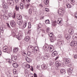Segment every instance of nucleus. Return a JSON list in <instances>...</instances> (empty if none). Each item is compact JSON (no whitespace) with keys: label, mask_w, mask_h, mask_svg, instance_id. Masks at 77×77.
Returning <instances> with one entry per match:
<instances>
[{"label":"nucleus","mask_w":77,"mask_h":77,"mask_svg":"<svg viewBox=\"0 0 77 77\" xmlns=\"http://www.w3.org/2000/svg\"><path fill=\"white\" fill-rule=\"evenodd\" d=\"M70 3L72 4V5L74 6L75 5V1L74 0H70Z\"/></svg>","instance_id":"obj_29"},{"label":"nucleus","mask_w":77,"mask_h":77,"mask_svg":"<svg viewBox=\"0 0 77 77\" xmlns=\"http://www.w3.org/2000/svg\"><path fill=\"white\" fill-rule=\"evenodd\" d=\"M45 10L47 12H49V10L47 8H45Z\"/></svg>","instance_id":"obj_54"},{"label":"nucleus","mask_w":77,"mask_h":77,"mask_svg":"<svg viewBox=\"0 0 77 77\" xmlns=\"http://www.w3.org/2000/svg\"><path fill=\"white\" fill-rule=\"evenodd\" d=\"M26 68H30V65L29 64H26Z\"/></svg>","instance_id":"obj_47"},{"label":"nucleus","mask_w":77,"mask_h":77,"mask_svg":"<svg viewBox=\"0 0 77 77\" xmlns=\"http://www.w3.org/2000/svg\"><path fill=\"white\" fill-rule=\"evenodd\" d=\"M25 60H26V61H27V62H28L29 63L30 62V59L27 57H25Z\"/></svg>","instance_id":"obj_21"},{"label":"nucleus","mask_w":77,"mask_h":77,"mask_svg":"<svg viewBox=\"0 0 77 77\" xmlns=\"http://www.w3.org/2000/svg\"><path fill=\"white\" fill-rule=\"evenodd\" d=\"M30 40V37H29V36H26L25 38V40L26 42H28Z\"/></svg>","instance_id":"obj_20"},{"label":"nucleus","mask_w":77,"mask_h":77,"mask_svg":"<svg viewBox=\"0 0 77 77\" xmlns=\"http://www.w3.org/2000/svg\"><path fill=\"white\" fill-rule=\"evenodd\" d=\"M31 24L30 23V22H29L28 23V29H30V28H31Z\"/></svg>","instance_id":"obj_39"},{"label":"nucleus","mask_w":77,"mask_h":77,"mask_svg":"<svg viewBox=\"0 0 77 77\" xmlns=\"http://www.w3.org/2000/svg\"><path fill=\"white\" fill-rule=\"evenodd\" d=\"M41 57L38 55L37 56L36 59L37 61H39L41 60Z\"/></svg>","instance_id":"obj_26"},{"label":"nucleus","mask_w":77,"mask_h":77,"mask_svg":"<svg viewBox=\"0 0 77 77\" xmlns=\"http://www.w3.org/2000/svg\"><path fill=\"white\" fill-rule=\"evenodd\" d=\"M65 38L67 39V40H69V38H70V35H68L67 36H65Z\"/></svg>","instance_id":"obj_37"},{"label":"nucleus","mask_w":77,"mask_h":77,"mask_svg":"<svg viewBox=\"0 0 77 77\" xmlns=\"http://www.w3.org/2000/svg\"><path fill=\"white\" fill-rule=\"evenodd\" d=\"M17 19H18V20H20L22 19V16L19 14H17Z\"/></svg>","instance_id":"obj_16"},{"label":"nucleus","mask_w":77,"mask_h":77,"mask_svg":"<svg viewBox=\"0 0 77 77\" xmlns=\"http://www.w3.org/2000/svg\"><path fill=\"white\" fill-rule=\"evenodd\" d=\"M22 67L23 68H25L26 67V64H25V63L22 64Z\"/></svg>","instance_id":"obj_50"},{"label":"nucleus","mask_w":77,"mask_h":77,"mask_svg":"<svg viewBox=\"0 0 77 77\" xmlns=\"http://www.w3.org/2000/svg\"><path fill=\"white\" fill-rule=\"evenodd\" d=\"M57 25V23H56V21L55 20L52 23V26L53 27L56 26Z\"/></svg>","instance_id":"obj_19"},{"label":"nucleus","mask_w":77,"mask_h":77,"mask_svg":"<svg viewBox=\"0 0 77 77\" xmlns=\"http://www.w3.org/2000/svg\"><path fill=\"white\" fill-rule=\"evenodd\" d=\"M34 77H38L37 76V75L35 73H34Z\"/></svg>","instance_id":"obj_58"},{"label":"nucleus","mask_w":77,"mask_h":77,"mask_svg":"<svg viewBox=\"0 0 77 77\" xmlns=\"http://www.w3.org/2000/svg\"><path fill=\"white\" fill-rule=\"evenodd\" d=\"M25 19H27L28 18V16H25Z\"/></svg>","instance_id":"obj_63"},{"label":"nucleus","mask_w":77,"mask_h":77,"mask_svg":"<svg viewBox=\"0 0 77 77\" xmlns=\"http://www.w3.org/2000/svg\"><path fill=\"white\" fill-rule=\"evenodd\" d=\"M64 62L67 66H71V65L69 64V63H70V59L66 58L64 59Z\"/></svg>","instance_id":"obj_3"},{"label":"nucleus","mask_w":77,"mask_h":77,"mask_svg":"<svg viewBox=\"0 0 77 77\" xmlns=\"http://www.w3.org/2000/svg\"><path fill=\"white\" fill-rule=\"evenodd\" d=\"M12 34H13L14 35H16L17 33H18V32L17 31H15V30H13L11 31Z\"/></svg>","instance_id":"obj_23"},{"label":"nucleus","mask_w":77,"mask_h":77,"mask_svg":"<svg viewBox=\"0 0 77 77\" xmlns=\"http://www.w3.org/2000/svg\"><path fill=\"white\" fill-rule=\"evenodd\" d=\"M44 2L45 5L47 6L48 5V4L49 3V1H48V0H44Z\"/></svg>","instance_id":"obj_18"},{"label":"nucleus","mask_w":77,"mask_h":77,"mask_svg":"<svg viewBox=\"0 0 77 77\" xmlns=\"http://www.w3.org/2000/svg\"><path fill=\"white\" fill-rule=\"evenodd\" d=\"M66 6L67 8H71V6L69 4H67L66 5Z\"/></svg>","instance_id":"obj_36"},{"label":"nucleus","mask_w":77,"mask_h":77,"mask_svg":"<svg viewBox=\"0 0 77 77\" xmlns=\"http://www.w3.org/2000/svg\"><path fill=\"white\" fill-rule=\"evenodd\" d=\"M3 51L5 53H9L10 51L8 49V47L7 46H5L3 48Z\"/></svg>","instance_id":"obj_2"},{"label":"nucleus","mask_w":77,"mask_h":77,"mask_svg":"<svg viewBox=\"0 0 77 77\" xmlns=\"http://www.w3.org/2000/svg\"><path fill=\"white\" fill-rule=\"evenodd\" d=\"M45 23L46 24H50V21L48 20H46L45 21Z\"/></svg>","instance_id":"obj_42"},{"label":"nucleus","mask_w":77,"mask_h":77,"mask_svg":"<svg viewBox=\"0 0 77 77\" xmlns=\"http://www.w3.org/2000/svg\"><path fill=\"white\" fill-rule=\"evenodd\" d=\"M17 57L16 56H12L11 57V59L13 61V62H15L16 61V60H17Z\"/></svg>","instance_id":"obj_14"},{"label":"nucleus","mask_w":77,"mask_h":77,"mask_svg":"<svg viewBox=\"0 0 77 77\" xmlns=\"http://www.w3.org/2000/svg\"><path fill=\"white\" fill-rule=\"evenodd\" d=\"M3 18L4 20H8V17L7 16H6L5 14H4L3 15Z\"/></svg>","instance_id":"obj_30"},{"label":"nucleus","mask_w":77,"mask_h":77,"mask_svg":"<svg viewBox=\"0 0 77 77\" xmlns=\"http://www.w3.org/2000/svg\"><path fill=\"white\" fill-rule=\"evenodd\" d=\"M37 51H38V50L36 49L34 51V52L35 53H37Z\"/></svg>","instance_id":"obj_61"},{"label":"nucleus","mask_w":77,"mask_h":77,"mask_svg":"<svg viewBox=\"0 0 77 77\" xmlns=\"http://www.w3.org/2000/svg\"><path fill=\"white\" fill-rule=\"evenodd\" d=\"M13 66L14 68H17V67L18 66L17 63H14L13 64Z\"/></svg>","instance_id":"obj_31"},{"label":"nucleus","mask_w":77,"mask_h":77,"mask_svg":"<svg viewBox=\"0 0 77 77\" xmlns=\"http://www.w3.org/2000/svg\"><path fill=\"white\" fill-rule=\"evenodd\" d=\"M6 74L7 75V76L9 77L10 75V72H7L6 73Z\"/></svg>","instance_id":"obj_49"},{"label":"nucleus","mask_w":77,"mask_h":77,"mask_svg":"<svg viewBox=\"0 0 77 77\" xmlns=\"http://www.w3.org/2000/svg\"><path fill=\"white\" fill-rule=\"evenodd\" d=\"M7 26H8V28H11V26H10L9 25V24L8 23H7Z\"/></svg>","instance_id":"obj_57"},{"label":"nucleus","mask_w":77,"mask_h":77,"mask_svg":"<svg viewBox=\"0 0 77 77\" xmlns=\"http://www.w3.org/2000/svg\"><path fill=\"white\" fill-rule=\"evenodd\" d=\"M57 52L56 51H54L52 54V56L53 57H54L55 56H57Z\"/></svg>","instance_id":"obj_15"},{"label":"nucleus","mask_w":77,"mask_h":77,"mask_svg":"<svg viewBox=\"0 0 77 77\" xmlns=\"http://www.w3.org/2000/svg\"><path fill=\"white\" fill-rule=\"evenodd\" d=\"M46 32H47V33H48L49 32H50V28H48L46 29Z\"/></svg>","instance_id":"obj_48"},{"label":"nucleus","mask_w":77,"mask_h":77,"mask_svg":"<svg viewBox=\"0 0 77 77\" xmlns=\"http://www.w3.org/2000/svg\"><path fill=\"white\" fill-rule=\"evenodd\" d=\"M74 59H77V55H75L74 57Z\"/></svg>","instance_id":"obj_59"},{"label":"nucleus","mask_w":77,"mask_h":77,"mask_svg":"<svg viewBox=\"0 0 77 77\" xmlns=\"http://www.w3.org/2000/svg\"><path fill=\"white\" fill-rule=\"evenodd\" d=\"M16 21L17 20L14 21V20H11L10 22V25L12 27H15L16 26Z\"/></svg>","instance_id":"obj_4"},{"label":"nucleus","mask_w":77,"mask_h":77,"mask_svg":"<svg viewBox=\"0 0 77 77\" xmlns=\"http://www.w3.org/2000/svg\"><path fill=\"white\" fill-rule=\"evenodd\" d=\"M41 29L38 28L37 31V33L38 35H39L41 33Z\"/></svg>","instance_id":"obj_17"},{"label":"nucleus","mask_w":77,"mask_h":77,"mask_svg":"<svg viewBox=\"0 0 77 77\" xmlns=\"http://www.w3.org/2000/svg\"><path fill=\"white\" fill-rule=\"evenodd\" d=\"M8 4L9 6H13L14 5V1L10 0Z\"/></svg>","instance_id":"obj_11"},{"label":"nucleus","mask_w":77,"mask_h":77,"mask_svg":"<svg viewBox=\"0 0 77 77\" xmlns=\"http://www.w3.org/2000/svg\"><path fill=\"white\" fill-rule=\"evenodd\" d=\"M56 63V69L57 70H58V61H57L55 63Z\"/></svg>","instance_id":"obj_27"},{"label":"nucleus","mask_w":77,"mask_h":77,"mask_svg":"<svg viewBox=\"0 0 77 77\" xmlns=\"http://www.w3.org/2000/svg\"><path fill=\"white\" fill-rule=\"evenodd\" d=\"M58 44H60L61 45L63 44L62 40L58 38Z\"/></svg>","instance_id":"obj_24"},{"label":"nucleus","mask_w":77,"mask_h":77,"mask_svg":"<svg viewBox=\"0 0 77 77\" xmlns=\"http://www.w3.org/2000/svg\"><path fill=\"white\" fill-rule=\"evenodd\" d=\"M49 35L51 38H50V41L51 42H54V41L55 40H56V37H55V36L53 35V33H50Z\"/></svg>","instance_id":"obj_1"},{"label":"nucleus","mask_w":77,"mask_h":77,"mask_svg":"<svg viewBox=\"0 0 77 77\" xmlns=\"http://www.w3.org/2000/svg\"><path fill=\"white\" fill-rule=\"evenodd\" d=\"M75 18L77 19V14H75Z\"/></svg>","instance_id":"obj_60"},{"label":"nucleus","mask_w":77,"mask_h":77,"mask_svg":"<svg viewBox=\"0 0 77 77\" xmlns=\"http://www.w3.org/2000/svg\"><path fill=\"white\" fill-rule=\"evenodd\" d=\"M74 41H76V42H77V36H76L75 37V38L74 39Z\"/></svg>","instance_id":"obj_53"},{"label":"nucleus","mask_w":77,"mask_h":77,"mask_svg":"<svg viewBox=\"0 0 77 77\" xmlns=\"http://www.w3.org/2000/svg\"><path fill=\"white\" fill-rule=\"evenodd\" d=\"M32 52H30L28 51L27 53V56H31V55H32Z\"/></svg>","instance_id":"obj_38"},{"label":"nucleus","mask_w":77,"mask_h":77,"mask_svg":"<svg viewBox=\"0 0 77 77\" xmlns=\"http://www.w3.org/2000/svg\"><path fill=\"white\" fill-rule=\"evenodd\" d=\"M19 8H20L19 6L17 5H16L15 9L16 10V11H19Z\"/></svg>","instance_id":"obj_28"},{"label":"nucleus","mask_w":77,"mask_h":77,"mask_svg":"<svg viewBox=\"0 0 77 77\" xmlns=\"http://www.w3.org/2000/svg\"><path fill=\"white\" fill-rule=\"evenodd\" d=\"M20 8L21 9H23L24 8V5L23 4H20Z\"/></svg>","instance_id":"obj_34"},{"label":"nucleus","mask_w":77,"mask_h":77,"mask_svg":"<svg viewBox=\"0 0 77 77\" xmlns=\"http://www.w3.org/2000/svg\"><path fill=\"white\" fill-rule=\"evenodd\" d=\"M6 61L8 63H12V60L10 59H7Z\"/></svg>","instance_id":"obj_32"},{"label":"nucleus","mask_w":77,"mask_h":77,"mask_svg":"<svg viewBox=\"0 0 77 77\" xmlns=\"http://www.w3.org/2000/svg\"><path fill=\"white\" fill-rule=\"evenodd\" d=\"M32 9L34 12H36V8L35 7H33Z\"/></svg>","instance_id":"obj_40"},{"label":"nucleus","mask_w":77,"mask_h":77,"mask_svg":"<svg viewBox=\"0 0 77 77\" xmlns=\"http://www.w3.org/2000/svg\"><path fill=\"white\" fill-rule=\"evenodd\" d=\"M23 22L22 20H18L17 22V23L18 25H21Z\"/></svg>","instance_id":"obj_12"},{"label":"nucleus","mask_w":77,"mask_h":77,"mask_svg":"<svg viewBox=\"0 0 77 77\" xmlns=\"http://www.w3.org/2000/svg\"><path fill=\"white\" fill-rule=\"evenodd\" d=\"M22 2V3L24 4L25 3V0H21Z\"/></svg>","instance_id":"obj_62"},{"label":"nucleus","mask_w":77,"mask_h":77,"mask_svg":"<svg viewBox=\"0 0 77 77\" xmlns=\"http://www.w3.org/2000/svg\"><path fill=\"white\" fill-rule=\"evenodd\" d=\"M59 23L58 24L60 25V26H62V25H61V24H62V20H61L60 21H59Z\"/></svg>","instance_id":"obj_52"},{"label":"nucleus","mask_w":77,"mask_h":77,"mask_svg":"<svg viewBox=\"0 0 77 77\" xmlns=\"http://www.w3.org/2000/svg\"><path fill=\"white\" fill-rule=\"evenodd\" d=\"M13 51L14 53H16V52H17L18 51V48H14L13 50Z\"/></svg>","instance_id":"obj_41"},{"label":"nucleus","mask_w":77,"mask_h":77,"mask_svg":"<svg viewBox=\"0 0 77 77\" xmlns=\"http://www.w3.org/2000/svg\"><path fill=\"white\" fill-rule=\"evenodd\" d=\"M21 36H18V35H17L16 36V38L18 39L19 40H20V39H21Z\"/></svg>","instance_id":"obj_46"},{"label":"nucleus","mask_w":77,"mask_h":77,"mask_svg":"<svg viewBox=\"0 0 77 77\" xmlns=\"http://www.w3.org/2000/svg\"><path fill=\"white\" fill-rule=\"evenodd\" d=\"M22 54L24 57H26L27 56V54L26 53H25V52L23 51L22 53Z\"/></svg>","instance_id":"obj_35"},{"label":"nucleus","mask_w":77,"mask_h":77,"mask_svg":"<svg viewBox=\"0 0 77 77\" xmlns=\"http://www.w3.org/2000/svg\"><path fill=\"white\" fill-rule=\"evenodd\" d=\"M48 49L49 50V53H51L54 50V48L53 47V46H49L48 47Z\"/></svg>","instance_id":"obj_9"},{"label":"nucleus","mask_w":77,"mask_h":77,"mask_svg":"<svg viewBox=\"0 0 77 77\" xmlns=\"http://www.w3.org/2000/svg\"><path fill=\"white\" fill-rule=\"evenodd\" d=\"M67 70L68 74L71 75V74H72V67H70Z\"/></svg>","instance_id":"obj_8"},{"label":"nucleus","mask_w":77,"mask_h":77,"mask_svg":"<svg viewBox=\"0 0 77 77\" xmlns=\"http://www.w3.org/2000/svg\"><path fill=\"white\" fill-rule=\"evenodd\" d=\"M8 15L10 17H12L13 18H15L16 14H15V13H14L13 14L11 13H8Z\"/></svg>","instance_id":"obj_6"},{"label":"nucleus","mask_w":77,"mask_h":77,"mask_svg":"<svg viewBox=\"0 0 77 77\" xmlns=\"http://www.w3.org/2000/svg\"><path fill=\"white\" fill-rule=\"evenodd\" d=\"M27 22H25L23 24V27L24 28H25L26 27V26H27Z\"/></svg>","instance_id":"obj_44"},{"label":"nucleus","mask_w":77,"mask_h":77,"mask_svg":"<svg viewBox=\"0 0 77 77\" xmlns=\"http://www.w3.org/2000/svg\"><path fill=\"white\" fill-rule=\"evenodd\" d=\"M65 69H60V71L61 74V75H63V74H65L66 72H65Z\"/></svg>","instance_id":"obj_10"},{"label":"nucleus","mask_w":77,"mask_h":77,"mask_svg":"<svg viewBox=\"0 0 77 77\" xmlns=\"http://www.w3.org/2000/svg\"><path fill=\"white\" fill-rule=\"evenodd\" d=\"M38 29H41L42 27V24L40 23L38 25Z\"/></svg>","instance_id":"obj_33"},{"label":"nucleus","mask_w":77,"mask_h":77,"mask_svg":"<svg viewBox=\"0 0 77 77\" xmlns=\"http://www.w3.org/2000/svg\"><path fill=\"white\" fill-rule=\"evenodd\" d=\"M39 7H40L41 8H43V5H42V4H40L39 5Z\"/></svg>","instance_id":"obj_56"},{"label":"nucleus","mask_w":77,"mask_h":77,"mask_svg":"<svg viewBox=\"0 0 77 77\" xmlns=\"http://www.w3.org/2000/svg\"><path fill=\"white\" fill-rule=\"evenodd\" d=\"M26 1L27 2H30V0H26Z\"/></svg>","instance_id":"obj_64"},{"label":"nucleus","mask_w":77,"mask_h":77,"mask_svg":"<svg viewBox=\"0 0 77 77\" xmlns=\"http://www.w3.org/2000/svg\"><path fill=\"white\" fill-rule=\"evenodd\" d=\"M3 6H4V8H8V6H6V5H5V4H4L3 5Z\"/></svg>","instance_id":"obj_55"},{"label":"nucleus","mask_w":77,"mask_h":77,"mask_svg":"<svg viewBox=\"0 0 77 77\" xmlns=\"http://www.w3.org/2000/svg\"><path fill=\"white\" fill-rule=\"evenodd\" d=\"M61 61H59L58 63V66H61Z\"/></svg>","instance_id":"obj_45"},{"label":"nucleus","mask_w":77,"mask_h":77,"mask_svg":"<svg viewBox=\"0 0 77 77\" xmlns=\"http://www.w3.org/2000/svg\"><path fill=\"white\" fill-rule=\"evenodd\" d=\"M41 67L42 68L45 69H47V66H46V65L45 64L42 65V66H41Z\"/></svg>","instance_id":"obj_25"},{"label":"nucleus","mask_w":77,"mask_h":77,"mask_svg":"<svg viewBox=\"0 0 77 77\" xmlns=\"http://www.w3.org/2000/svg\"><path fill=\"white\" fill-rule=\"evenodd\" d=\"M68 32L70 35H72L74 33V30L72 29L71 28H70L68 30Z\"/></svg>","instance_id":"obj_13"},{"label":"nucleus","mask_w":77,"mask_h":77,"mask_svg":"<svg viewBox=\"0 0 77 77\" xmlns=\"http://www.w3.org/2000/svg\"><path fill=\"white\" fill-rule=\"evenodd\" d=\"M34 47L32 46H29L28 47V49L29 50V52L32 53L34 51Z\"/></svg>","instance_id":"obj_7"},{"label":"nucleus","mask_w":77,"mask_h":77,"mask_svg":"<svg viewBox=\"0 0 77 77\" xmlns=\"http://www.w3.org/2000/svg\"><path fill=\"white\" fill-rule=\"evenodd\" d=\"M30 5V4L28 3V4H27L26 5V9H27L29 7V5Z\"/></svg>","instance_id":"obj_51"},{"label":"nucleus","mask_w":77,"mask_h":77,"mask_svg":"<svg viewBox=\"0 0 77 77\" xmlns=\"http://www.w3.org/2000/svg\"><path fill=\"white\" fill-rule=\"evenodd\" d=\"M77 42L72 41L70 43V45L72 47H75V46H76L77 45Z\"/></svg>","instance_id":"obj_5"},{"label":"nucleus","mask_w":77,"mask_h":77,"mask_svg":"<svg viewBox=\"0 0 77 77\" xmlns=\"http://www.w3.org/2000/svg\"><path fill=\"white\" fill-rule=\"evenodd\" d=\"M29 12L30 14H31L32 13V9L30 8L29 9Z\"/></svg>","instance_id":"obj_43"},{"label":"nucleus","mask_w":77,"mask_h":77,"mask_svg":"<svg viewBox=\"0 0 77 77\" xmlns=\"http://www.w3.org/2000/svg\"><path fill=\"white\" fill-rule=\"evenodd\" d=\"M49 57H50V55L48 54L46 56H45L44 58L45 59H48Z\"/></svg>","instance_id":"obj_22"}]
</instances>
